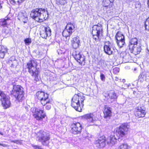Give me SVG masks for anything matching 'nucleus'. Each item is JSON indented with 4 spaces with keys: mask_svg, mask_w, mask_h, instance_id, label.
<instances>
[{
    "mask_svg": "<svg viewBox=\"0 0 149 149\" xmlns=\"http://www.w3.org/2000/svg\"><path fill=\"white\" fill-rule=\"evenodd\" d=\"M30 15L32 18L40 22L45 20L47 17V11L44 9L41 8L33 9Z\"/></svg>",
    "mask_w": 149,
    "mask_h": 149,
    "instance_id": "obj_1",
    "label": "nucleus"
},
{
    "mask_svg": "<svg viewBox=\"0 0 149 149\" xmlns=\"http://www.w3.org/2000/svg\"><path fill=\"white\" fill-rule=\"evenodd\" d=\"M36 95L42 105L44 106L45 105L46 109L49 110L51 107V104L48 95L43 91H39L36 93Z\"/></svg>",
    "mask_w": 149,
    "mask_h": 149,
    "instance_id": "obj_2",
    "label": "nucleus"
},
{
    "mask_svg": "<svg viewBox=\"0 0 149 149\" xmlns=\"http://www.w3.org/2000/svg\"><path fill=\"white\" fill-rule=\"evenodd\" d=\"M85 100L84 97L80 94H75L72 99L71 106L76 111H81L82 110L80 106V103L83 106V102Z\"/></svg>",
    "mask_w": 149,
    "mask_h": 149,
    "instance_id": "obj_3",
    "label": "nucleus"
},
{
    "mask_svg": "<svg viewBox=\"0 0 149 149\" xmlns=\"http://www.w3.org/2000/svg\"><path fill=\"white\" fill-rule=\"evenodd\" d=\"M85 100L84 97L80 94H75L72 99L71 106L76 111H81L82 110L80 106V103L83 106V102Z\"/></svg>",
    "mask_w": 149,
    "mask_h": 149,
    "instance_id": "obj_4",
    "label": "nucleus"
},
{
    "mask_svg": "<svg viewBox=\"0 0 149 149\" xmlns=\"http://www.w3.org/2000/svg\"><path fill=\"white\" fill-rule=\"evenodd\" d=\"M85 100L84 97L80 94H75L72 99L71 106L76 111H81L82 110L80 106V103L83 106V102Z\"/></svg>",
    "mask_w": 149,
    "mask_h": 149,
    "instance_id": "obj_5",
    "label": "nucleus"
},
{
    "mask_svg": "<svg viewBox=\"0 0 149 149\" xmlns=\"http://www.w3.org/2000/svg\"><path fill=\"white\" fill-rule=\"evenodd\" d=\"M36 62L34 60H31L29 61L27 63L26 66L30 74L34 77L36 81H37L38 80V75L39 72L36 68Z\"/></svg>",
    "mask_w": 149,
    "mask_h": 149,
    "instance_id": "obj_6",
    "label": "nucleus"
},
{
    "mask_svg": "<svg viewBox=\"0 0 149 149\" xmlns=\"http://www.w3.org/2000/svg\"><path fill=\"white\" fill-rule=\"evenodd\" d=\"M11 94L19 102H22L24 98L23 88L20 86L14 85Z\"/></svg>",
    "mask_w": 149,
    "mask_h": 149,
    "instance_id": "obj_7",
    "label": "nucleus"
},
{
    "mask_svg": "<svg viewBox=\"0 0 149 149\" xmlns=\"http://www.w3.org/2000/svg\"><path fill=\"white\" fill-rule=\"evenodd\" d=\"M103 28L101 24H98L93 27L92 33L93 38L95 40L100 41L103 35Z\"/></svg>",
    "mask_w": 149,
    "mask_h": 149,
    "instance_id": "obj_8",
    "label": "nucleus"
},
{
    "mask_svg": "<svg viewBox=\"0 0 149 149\" xmlns=\"http://www.w3.org/2000/svg\"><path fill=\"white\" fill-rule=\"evenodd\" d=\"M129 126L126 124H123L116 128V134L118 139L121 140L127 133Z\"/></svg>",
    "mask_w": 149,
    "mask_h": 149,
    "instance_id": "obj_9",
    "label": "nucleus"
},
{
    "mask_svg": "<svg viewBox=\"0 0 149 149\" xmlns=\"http://www.w3.org/2000/svg\"><path fill=\"white\" fill-rule=\"evenodd\" d=\"M129 126L126 124H123L116 128V134L118 139L121 140L127 133Z\"/></svg>",
    "mask_w": 149,
    "mask_h": 149,
    "instance_id": "obj_10",
    "label": "nucleus"
},
{
    "mask_svg": "<svg viewBox=\"0 0 149 149\" xmlns=\"http://www.w3.org/2000/svg\"><path fill=\"white\" fill-rule=\"evenodd\" d=\"M38 141L41 143L42 145L47 146L48 145V141L50 139L49 134L47 132L40 131L38 133Z\"/></svg>",
    "mask_w": 149,
    "mask_h": 149,
    "instance_id": "obj_11",
    "label": "nucleus"
},
{
    "mask_svg": "<svg viewBox=\"0 0 149 149\" xmlns=\"http://www.w3.org/2000/svg\"><path fill=\"white\" fill-rule=\"evenodd\" d=\"M0 100L4 109H7L10 106L11 104L10 101L9 97L1 91H0Z\"/></svg>",
    "mask_w": 149,
    "mask_h": 149,
    "instance_id": "obj_12",
    "label": "nucleus"
},
{
    "mask_svg": "<svg viewBox=\"0 0 149 149\" xmlns=\"http://www.w3.org/2000/svg\"><path fill=\"white\" fill-rule=\"evenodd\" d=\"M73 56L75 59L81 65H84L85 64V58L84 56L81 54L78 51H74L73 53Z\"/></svg>",
    "mask_w": 149,
    "mask_h": 149,
    "instance_id": "obj_13",
    "label": "nucleus"
},
{
    "mask_svg": "<svg viewBox=\"0 0 149 149\" xmlns=\"http://www.w3.org/2000/svg\"><path fill=\"white\" fill-rule=\"evenodd\" d=\"M71 131L74 134H80L82 131V125L79 123H74L71 125Z\"/></svg>",
    "mask_w": 149,
    "mask_h": 149,
    "instance_id": "obj_14",
    "label": "nucleus"
},
{
    "mask_svg": "<svg viewBox=\"0 0 149 149\" xmlns=\"http://www.w3.org/2000/svg\"><path fill=\"white\" fill-rule=\"evenodd\" d=\"M43 110L39 108H35L34 116L37 120H41L44 118L45 116V114L43 113Z\"/></svg>",
    "mask_w": 149,
    "mask_h": 149,
    "instance_id": "obj_15",
    "label": "nucleus"
},
{
    "mask_svg": "<svg viewBox=\"0 0 149 149\" xmlns=\"http://www.w3.org/2000/svg\"><path fill=\"white\" fill-rule=\"evenodd\" d=\"M112 47V44L111 43L109 42H105L104 47L105 53L109 55L112 54L113 53Z\"/></svg>",
    "mask_w": 149,
    "mask_h": 149,
    "instance_id": "obj_16",
    "label": "nucleus"
},
{
    "mask_svg": "<svg viewBox=\"0 0 149 149\" xmlns=\"http://www.w3.org/2000/svg\"><path fill=\"white\" fill-rule=\"evenodd\" d=\"M82 118L86 120L89 123H94L97 120L96 118L93 113H89L84 115Z\"/></svg>",
    "mask_w": 149,
    "mask_h": 149,
    "instance_id": "obj_17",
    "label": "nucleus"
},
{
    "mask_svg": "<svg viewBox=\"0 0 149 149\" xmlns=\"http://www.w3.org/2000/svg\"><path fill=\"white\" fill-rule=\"evenodd\" d=\"M51 29L49 27H45L44 30L40 31V35L42 38L46 39L47 37L50 36L51 35Z\"/></svg>",
    "mask_w": 149,
    "mask_h": 149,
    "instance_id": "obj_18",
    "label": "nucleus"
},
{
    "mask_svg": "<svg viewBox=\"0 0 149 149\" xmlns=\"http://www.w3.org/2000/svg\"><path fill=\"white\" fill-rule=\"evenodd\" d=\"M145 110L142 109L141 107H137L135 114L136 116L139 118L143 117L146 115Z\"/></svg>",
    "mask_w": 149,
    "mask_h": 149,
    "instance_id": "obj_19",
    "label": "nucleus"
},
{
    "mask_svg": "<svg viewBox=\"0 0 149 149\" xmlns=\"http://www.w3.org/2000/svg\"><path fill=\"white\" fill-rule=\"evenodd\" d=\"M149 74V73L145 71L141 72L139 76V81L142 83L145 81H146L147 79H148Z\"/></svg>",
    "mask_w": 149,
    "mask_h": 149,
    "instance_id": "obj_20",
    "label": "nucleus"
},
{
    "mask_svg": "<svg viewBox=\"0 0 149 149\" xmlns=\"http://www.w3.org/2000/svg\"><path fill=\"white\" fill-rule=\"evenodd\" d=\"M141 45L140 44L138 45L133 46L132 48H130L129 49L131 52L134 54L135 55L139 54L141 51Z\"/></svg>",
    "mask_w": 149,
    "mask_h": 149,
    "instance_id": "obj_21",
    "label": "nucleus"
},
{
    "mask_svg": "<svg viewBox=\"0 0 149 149\" xmlns=\"http://www.w3.org/2000/svg\"><path fill=\"white\" fill-rule=\"evenodd\" d=\"M104 138V137H100L96 141L95 144L97 148H101L105 146L106 144L105 140Z\"/></svg>",
    "mask_w": 149,
    "mask_h": 149,
    "instance_id": "obj_22",
    "label": "nucleus"
},
{
    "mask_svg": "<svg viewBox=\"0 0 149 149\" xmlns=\"http://www.w3.org/2000/svg\"><path fill=\"white\" fill-rule=\"evenodd\" d=\"M117 139L118 137L116 138L114 135H111L107 140V143L109 146H112L116 143Z\"/></svg>",
    "mask_w": 149,
    "mask_h": 149,
    "instance_id": "obj_23",
    "label": "nucleus"
},
{
    "mask_svg": "<svg viewBox=\"0 0 149 149\" xmlns=\"http://www.w3.org/2000/svg\"><path fill=\"white\" fill-rule=\"evenodd\" d=\"M18 18L19 20L22 21L24 23H26L28 20L26 13L25 12L19 13Z\"/></svg>",
    "mask_w": 149,
    "mask_h": 149,
    "instance_id": "obj_24",
    "label": "nucleus"
},
{
    "mask_svg": "<svg viewBox=\"0 0 149 149\" xmlns=\"http://www.w3.org/2000/svg\"><path fill=\"white\" fill-rule=\"evenodd\" d=\"M80 44V40L78 37L74 38L72 41V44L73 47L74 49L78 48Z\"/></svg>",
    "mask_w": 149,
    "mask_h": 149,
    "instance_id": "obj_25",
    "label": "nucleus"
},
{
    "mask_svg": "<svg viewBox=\"0 0 149 149\" xmlns=\"http://www.w3.org/2000/svg\"><path fill=\"white\" fill-rule=\"evenodd\" d=\"M10 20V18L7 16L4 18L0 19V26L1 27L6 26L7 23Z\"/></svg>",
    "mask_w": 149,
    "mask_h": 149,
    "instance_id": "obj_26",
    "label": "nucleus"
},
{
    "mask_svg": "<svg viewBox=\"0 0 149 149\" xmlns=\"http://www.w3.org/2000/svg\"><path fill=\"white\" fill-rule=\"evenodd\" d=\"M104 113L105 118L110 117L111 116V109L110 107L105 105L104 107Z\"/></svg>",
    "mask_w": 149,
    "mask_h": 149,
    "instance_id": "obj_27",
    "label": "nucleus"
},
{
    "mask_svg": "<svg viewBox=\"0 0 149 149\" xmlns=\"http://www.w3.org/2000/svg\"><path fill=\"white\" fill-rule=\"evenodd\" d=\"M138 39L136 38L131 39L129 41L128 47L129 48H132L133 46L138 45Z\"/></svg>",
    "mask_w": 149,
    "mask_h": 149,
    "instance_id": "obj_28",
    "label": "nucleus"
},
{
    "mask_svg": "<svg viewBox=\"0 0 149 149\" xmlns=\"http://www.w3.org/2000/svg\"><path fill=\"white\" fill-rule=\"evenodd\" d=\"M8 52V49L4 46L0 45V57L1 58H3L5 54Z\"/></svg>",
    "mask_w": 149,
    "mask_h": 149,
    "instance_id": "obj_29",
    "label": "nucleus"
},
{
    "mask_svg": "<svg viewBox=\"0 0 149 149\" xmlns=\"http://www.w3.org/2000/svg\"><path fill=\"white\" fill-rule=\"evenodd\" d=\"M114 0H103V6L104 7H109L110 8L113 5Z\"/></svg>",
    "mask_w": 149,
    "mask_h": 149,
    "instance_id": "obj_30",
    "label": "nucleus"
},
{
    "mask_svg": "<svg viewBox=\"0 0 149 149\" xmlns=\"http://www.w3.org/2000/svg\"><path fill=\"white\" fill-rule=\"evenodd\" d=\"M108 95L111 100V102H112V101H114L116 100L118 97L116 93L113 91H110L108 94Z\"/></svg>",
    "mask_w": 149,
    "mask_h": 149,
    "instance_id": "obj_31",
    "label": "nucleus"
},
{
    "mask_svg": "<svg viewBox=\"0 0 149 149\" xmlns=\"http://www.w3.org/2000/svg\"><path fill=\"white\" fill-rule=\"evenodd\" d=\"M66 28H67V29L69 31L70 33H72L73 32V31L75 28L74 24L70 22L68 23L67 24Z\"/></svg>",
    "mask_w": 149,
    "mask_h": 149,
    "instance_id": "obj_32",
    "label": "nucleus"
},
{
    "mask_svg": "<svg viewBox=\"0 0 149 149\" xmlns=\"http://www.w3.org/2000/svg\"><path fill=\"white\" fill-rule=\"evenodd\" d=\"M118 149H131L130 147L126 143H122L118 147Z\"/></svg>",
    "mask_w": 149,
    "mask_h": 149,
    "instance_id": "obj_33",
    "label": "nucleus"
},
{
    "mask_svg": "<svg viewBox=\"0 0 149 149\" xmlns=\"http://www.w3.org/2000/svg\"><path fill=\"white\" fill-rule=\"evenodd\" d=\"M116 38L117 40H120L121 39H124V36L119 33H118L116 36Z\"/></svg>",
    "mask_w": 149,
    "mask_h": 149,
    "instance_id": "obj_34",
    "label": "nucleus"
},
{
    "mask_svg": "<svg viewBox=\"0 0 149 149\" xmlns=\"http://www.w3.org/2000/svg\"><path fill=\"white\" fill-rule=\"evenodd\" d=\"M71 33H70L69 31L67 29L64 30L63 32L62 35L63 36L65 37L66 38L67 37L69 36L70 35L72 34Z\"/></svg>",
    "mask_w": 149,
    "mask_h": 149,
    "instance_id": "obj_35",
    "label": "nucleus"
},
{
    "mask_svg": "<svg viewBox=\"0 0 149 149\" xmlns=\"http://www.w3.org/2000/svg\"><path fill=\"white\" fill-rule=\"evenodd\" d=\"M145 25L146 29L149 31V17L146 20Z\"/></svg>",
    "mask_w": 149,
    "mask_h": 149,
    "instance_id": "obj_36",
    "label": "nucleus"
},
{
    "mask_svg": "<svg viewBox=\"0 0 149 149\" xmlns=\"http://www.w3.org/2000/svg\"><path fill=\"white\" fill-rule=\"evenodd\" d=\"M24 41L26 45H28L31 43V38H28L25 39L24 40Z\"/></svg>",
    "mask_w": 149,
    "mask_h": 149,
    "instance_id": "obj_37",
    "label": "nucleus"
},
{
    "mask_svg": "<svg viewBox=\"0 0 149 149\" xmlns=\"http://www.w3.org/2000/svg\"><path fill=\"white\" fill-rule=\"evenodd\" d=\"M116 42L118 45L120 47H123L125 43V40H123L122 41H116Z\"/></svg>",
    "mask_w": 149,
    "mask_h": 149,
    "instance_id": "obj_38",
    "label": "nucleus"
},
{
    "mask_svg": "<svg viewBox=\"0 0 149 149\" xmlns=\"http://www.w3.org/2000/svg\"><path fill=\"white\" fill-rule=\"evenodd\" d=\"M129 56V55H127L123 57V61L125 62H128Z\"/></svg>",
    "mask_w": 149,
    "mask_h": 149,
    "instance_id": "obj_39",
    "label": "nucleus"
},
{
    "mask_svg": "<svg viewBox=\"0 0 149 149\" xmlns=\"http://www.w3.org/2000/svg\"><path fill=\"white\" fill-rule=\"evenodd\" d=\"M101 80L103 81H104L105 80L106 78L104 74L102 73H101L100 76Z\"/></svg>",
    "mask_w": 149,
    "mask_h": 149,
    "instance_id": "obj_40",
    "label": "nucleus"
},
{
    "mask_svg": "<svg viewBox=\"0 0 149 149\" xmlns=\"http://www.w3.org/2000/svg\"><path fill=\"white\" fill-rule=\"evenodd\" d=\"M57 1L61 5H64L67 3L66 0H58Z\"/></svg>",
    "mask_w": 149,
    "mask_h": 149,
    "instance_id": "obj_41",
    "label": "nucleus"
},
{
    "mask_svg": "<svg viewBox=\"0 0 149 149\" xmlns=\"http://www.w3.org/2000/svg\"><path fill=\"white\" fill-rule=\"evenodd\" d=\"M18 65V63L16 60H15L11 64V67L15 68Z\"/></svg>",
    "mask_w": 149,
    "mask_h": 149,
    "instance_id": "obj_42",
    "label": "nucleus"
},
{
    "mask_svg": "<svg viewBox=\"0 0 149 149\" xmlns=\"http://www.w3.org/2000/svg\"><path fill=\"white\" fill-rule=\"evenodd\" d=\"M120 70V69L118 67L115 68L113 70V71L115 74H117L118 73Z\"/></svg>",
    "mask_w": 149,
    "mask_h": 149,
    "instance_id": "obj_43",
    "label": "nucleus"
},
{
    "mask_svg": "<svg viewBox=\"0 0 149 149\" xmlns=\"http://www.w3.org/2000/svg\"><path fill=\"white\" fill-rule=\"evenodd\" d=\"M141 4L139 2H137L136 3L135 6L136 8H139L141 7Z\"/></svg>",
    "mask_w": 149,
    "mask_h": 149,
    "instance_id": "obj_44",
    "label": "nucleus"
},
{
    "mask_svg": "<svg viewBox=\"0 0 149 149\" xmlns=\"http://www.w3.org/2000/svg\"><path fill=\"white\" fill-rule=\"evenodd\" d=\"M32 146L34 148V149H43L42 148L37 145H32Z\"/></svg>",
    "mask_w": 149,
    "mask_h": 149,
    "instance_id": "obj_45",
    "label": "nucleus"
},
{
    "mask_svg": "<svg viewBox=\"0 0 149 149\" xmlns=\"http://www.w3.org/2000/svg\"><path fill=\"white\" fill-rule=\"evenodd\" d=\"M2 33L5 34L7 33V29L5 28H3L2 30Z\"/></svg>",
    "mask_w": 149,
    "mask_h": 149,
    "instance_id": "obj_46",
    "label": "nucleus"
},
{
    "mask_svg": "<svg viewBox=\"0 0 149 149\" xmlns=\"http://www.w3.org/2000/svg\"><path fill=\"white\" fill-rule=\"evenodd\" d=\"M11 142L18 144L19 143V140H10Z\"/></svg>",
    "mask_w": 149,
    "mask_h": 149,
    "instance_id": "obj_47",
    "label": "nucleus"
},
{
    "mask_svg": "<svg viewBox=\"0 0 149 149\" xmlns=\"http://www.w3.org/2000/svg\"><path fill=\"white\" fill-rule=\"evenodd\" d=\"M0 146H1L4 147H6L8 146L7 144H1V143H0Z\"/></svg>",
    "mask_w": 149,
    "mask_h": 149,
    "instance_id": "obj_48",
    "label": "nucleus"
},
{
    "mask_svg": "<svg viewBox=\"0 0 149 149\" xmlns=\"http://www.w3.org/2000/svg\"><path fill=\"white\" fill-rule=\"evenodd\" d=\"M10 2L12 3H15V2L14 0H10Z\"/></svg>",
    "mask_w": 149,
    "mask_h": 149,
    "instance_id": "obj_49",
    "label": "nucleus"
},
{
    "mask_svg": "<svg viewBox=\"0 0 149 149\" xmlns=\"http://www.w3.org/2000/svg\"><path fill=\"white\" fill-rule=\"evenodd\" d=\"M123 40H125V38L124 39H121L120 40H117V41H122Z\"/></svg>",
    "mask_w": 149,
    "mask_h": 149,
    "instance_id": "obj_50",
    "label": "nucleus"
},
{
    "mask_svg": "<svg viewBox=\"0 0 149 149\" xmlns=\"http://www.w3.org/2000/svg\"><path fill=\"white\" fill-rule=\"evenodd\" d=\"M34 109H35V108H31V111H33H33H34Z\"/></svg>",
    "mask_w": 149,
    "mask_h": 149,
    "instance_id": "obj_51",
    "label": "nucleus"
},
{
    "mask_svg": "<svg viewBox=\"0 0 149 149\" xmlns=\"http://www.w3.org/2000/svg\"><path fill=\"white\" fill-rule=\"evenodd\" d=\"M148 7H149V0H148Z\"/></svg>",
    "mask_w": 149,
    "mask_h": 149,
    "instance_id": "obj_52",
    "label": "nucleus"
},
{
    "mask_svg": "<svg viewBox=\"0 0 149 149\" xmlns=\"http://www.w3.org/2000/svg\"><path fill=\"white\" fill-rule=\"evenodd\" d=\"M2 8V6L1 5V4L0 3V9Z\"/></svg>",
    "mask_w": 149,
    "mask_h": 149,
    "instance_id": "obj_53",
    "label": "nucleus"
},
{
    "mask_svg": "<svg viewBox=\"0 0 149 149\" xmlns=\"http://www.w3.org/2000/svg\"><path fill=\"white\" fill-rule=\"evenodd\" d=\"M116 79L115 80L116 81H117L118 80V78L117 77H115Z\"/></svg>",
    "mask_w": 149,
    "mask_h": 149,
    "instance_id": "obj_54",
    "label": "nucleus"
},
{
    "mask_svg": "<svg viewBox=\"0 0 149 149\" xmlns=\"http://www.w3.org/2000/svg\"><path fill=\"white\" fill-rule=\"evenodd\" d=\"M0 134L1 135H3V134L1 132H0Z\"/></svg>",
    "mask_w": 149,
    "mask_h": 149,
    "instance_id": "obj_55",
    "label": "nucleus"
},
{
    "mask_svg": "<svg viewBox=\"0 0 149 149\" xmlns=\"http://www.w3.org/2000/svg\"><path fill=\"white\" fill-rule=\"evenodd\" d=\"M130 1H133V0H129Z\"/></svg>",
    "mask_w": 149,
    "mask_h": 149,
    "instance_id": "obj_56",
    "label": "nucleus"
},
{
    "mask_svg": "<svg viewBox=\"0 0 149 149\" xmlns=\"http://www.w3.org/2000/svg\"><path fill=\"white\" fill-rule=\"evenodd\" d=\"M61 123H62V124L63 123H62V121H61Z\"/></svg>",
    "mask_w": 149,
    "mask_h": 149,
    "instance_id": "obj_57",
    "label": "nucleus"
},
{
    "mask_svg": "<svg viewBox=\"0 0 149 149\" xmlns=\"http://www.w3.org/2000/svg\"><path fill=\"white\" fill-rule=\"evenodd\" d=\"M124 80H123V82H124Z\"/></svg>",
    "mask_w": 149,
    "mask_h": 149,
    "instance_id": "obj_58",
    "label": "nucleus"
},
{
    "mask_svg": "<svg viewBox=\"0 0 149 149\" xmlns=\"http://www.w3.org/2000/svg\"><path fill=\"white\" fill-rule=\"evenodd\" d=\"M124 80H123V82H124Z\"/></svg>",
    "mask_w": 149,
    "mask_h": 149,
    "instance_id": "obj_59",
    "label": "nucleus"
},
{
    "mask_svg": "<svg viewBox=\"0 0 149 149\" xmlns=\"http://www.w3.org/2000/svg\"><path fill=\"white\" fill-rule=\"evenodd\" d=\"M124 80H123V82H124Z\"/></svg>",
    "mask_w": 149,
    "mask_h": 149,
    "instance_id": "obj_60",
    "label": "nucleus"
}]
</instances>
